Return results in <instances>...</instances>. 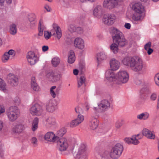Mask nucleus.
Masks as SVG:
<instances>
[{"mask_svg":"<svg viewBox=\"0 0 159 159\" xmlns=\"http://www.w3.org/2000/svg\"><path fill=\"white\" fill-rule=\"evenodd\" d=\"M110 69L114 71L119 69L120 64V61L115 58H111L109 61Z\"/></svg>","mask_w":159,"mask_h":159,"instance_id":"obj_20","label":"nucleus"},{"mask_svg":"<svg viewBox=\"0 0 159 159\" xmlns=\"http://www.w3.org/2000/svg\"><path fill=\"white\" fill-rule=\"evenodd\" d=\"M45 107L46 110L50 112H52L55 111L57 108L56 101L53 99L48 100L46 103Z\"/></svg>","mask_w":159,"mask_h":159,"instance_id":"obj_13","label":"nucleus"},{"mask_svg":"<svg viewBox=\"0 0 159 159\" xmlns=\"http://www.w3.org/2000/svg\"><path fill=\"white\" fill-rule=\"evenodd\" d=\"M30 112L32 115L40 116L43 112L42 107L38 104H35L30 108Z\"/></svg>","mask_w":159,"mask_h":159,"instance_id":"obj_11","label":"nucleus"},{"mask_svg":"<svg viewBox=\"0 0 159 159\" xmlns=\"http://www.w3.org/2000/svg\"><path fill=\"white\" fill-rule=\"evenodd\" d=\"M151 46V43L150 42H148L144 46V48L146 50L150 48Z\"/></svg>","mask_w":159,"mask_h":159,"instance_id":"obj_51","label":"nucleus"},{"mask_svg":"<svg viewBox=\"0 0 159 159\" xmlns=\"http://www.w3.org/2000/svg\"><path fill=\"white\" fill-rule=\"evenodd\" d=\"M51 62L53 66L54 67H56L60 63V60L58 57H55L52 59Z\"/></svg>","mask_w":159,"mask_h":159,"instance_id":"obj_40","label":"nucleus"},{"mask_svg":"<svg viewBox=\"0 0 159 159\" xmlns=\"http://www.w3.org/2000/svg\"><path fill=\"white\" fill-rule=\"evenodd\" d=\"M68 30L71 33L76 31V27L73 25H70L68 27Z\"/></svg>","mask_w":159,"mask_h":159,"instance_id":"obj_45","label":"nucleus"},{"mask_svg":"<svg viewBox=\"0 0 159 159\" xmlns=\"http://www.w3.org/2000/svg\"><path fill=\"white\" fill-rule=\"evenodd\" d=\"M113 71L111 69L107 70L105 71V77L108 81L116 83V73L115 74Z\"/></svg>","mask_w":159,"mask_h":159,"instance_id":"obj_14","label":"nucleus"},{"mask_svg":"<svg viewBox=\"0 0 159 159\" xmlns=\"http://www.w3.org/2000/svg\"><path fill=\"white\" fill-rule=\"evenodd\" d=\"M3 127V122L0 120V132H1Z\"/></svg>","mask_w":159,"mask_h":159,"instance_id":"obj_58","label":"nucleus"},{"mask_svg":"<svg viewBox=\"0 0 159 159\" xmlns=\"http://www.w3.org/2000/svg\"><path fill=\"white\" fill-rule=\"evenodd\" d=\"M123 150V146L120 143H117L112 148L110 152V157L114 159L118 158L121 154Z\"/></svg>","mask_w":159,"mask_h":159,"instance_id":"obj_7","label":"nucleus"},{"mask_svg":"<svg viewBox=\"0 0 159 159\" xmlns=\"http://www.w3.org/2000/svg\"><path fill=\"white\" fill-rule=\"evenodd\" d=\"M99 153L101 156L102 157H107L109 154L108 151L104 150H100Z\"/></svg>","mask_w":159,"mask_h":159,"instance_id":"obj_42","label":"nucleus"},{"mask_svg":"<svg viewBox=\"0 0 159 159\" xmlns=\"http://www.w3.org/2000/svg\"><path fill=\"white\" fill-rule=\"evenodd\" d=\"M9 32L13 35H14L17 33V28L15 24H12L10 25L9 27Z\"/></svg>","mask_w":159,"mask_h":159,"instance_id":"obj_38","label":"nucleus"},{"mask_svg":"<svg viewBox=\"0 0 159 159\" xmlns=\"http://www.w3.org/2000/svg\"><path fill=\"white\" fill-rule=\"evenodd\" d=\"M85 81V78L84 75L81 76L79 79H78V86L80 87L84 83Z\"/></svg>","mask_w":159,"mask_h":159,"instance_id":"obj_41","label":"nucleus"},{"mask_svg":"<svg viewBox=\"0 0 159 159\" xmlns=\"http://www.w3.org/2000/svg\"><path fill=\"white\" fill-rule=\"evenodd\" d=\"M118 2V0H104L103 6L105 8L111 9L117 5Z\"/></svg>","mask_w":159,"mask_h":159,"instance_id":"obj_16","label":"nucleus"},{"mask_svg":"<svg viewBox=\"0 0 159 159\" xmlns=\"http://www.w3.org/2000/svg\"><path fill=\"white\" fill-rule=\"evenodd\" d=\"M135 57H124L122 60V63L126 66H129L130 67V66L132 65V63L133 62Z\"/></svg>","mask_w":159,"mask_h":159,"instance_id":"obj_27","label":"nucleus"},{"mask_svg":"<svg viewBox=\"0 0 159 159\" xmlns=\"http://www.w3.org/2000/svg\"><path fill=\"white\" fill-rule=\"evenodd\" d=\"M16 54V51L13 50L11 49L8 52H6L3 55L2 57V61L4 62H6L9 59L10 56H14Z\"/></svg>","mask_w":159,"mask_h":159,"instance_id":"obj_24","label":"nucleus"},{"mask_svg":"<svg viewBox=\"0 0 159 159\" xmlns=\"http://www.w3.org/2000/svg\"><path fill=\"white\" fill-rule=\"evenodd\" d=\"M139 134H137L133 136L131 138H126L124 140L126 143L129 144L137 145L139 143V139H141V137H139Z\"/></svg>","mask_w":159,"mask_h":159,"instance_id":"obj_19","label":"nucleus"},{"mask_svg":"<svg viewBox=\"0 0 159 159\" xmlns=\"http://www.w3.org/2000/svg\"><path fill=\"white\" fill-rule=\"evenodd\" d=\"M93 14L94 16L98 18H101L104 13L102 6L101 5H97L93 10Z\"/></svg>","mask_w":159,"mask_h":159,"instance_id":"obj_17","label":"nucleus"},{"mask_svg":"<svg viewBox=\"0 0 159 159\" xmlns=\"http://www.w3.org/2000/svg\"><path fill=\"white\" fill-rule=\"evenodd\" d=\"M149 117V114L148 112H144L138 115L137 118L139 120H147Z\"/></svg>","mask_w":159,"mask_h":159,"instance_id":"obj_33","label":"nucleus"},{"mask_svg":"<svg viewBox=\"0 0 159 159\" xmlns=\"http://www.w3.org/2000/svg\"><path fill=\"white\" fill-rule=\"evenodd\" d=\"M68 62L69 63L72 64L75 61V57L74 51L71 50L69 51L68 55Z\"/></svg>","mask_w":159,"mask_h":159,"instance_id":"obj_32","label":"nucleus"},{"mask_svg":"<svg viewBox=\"0 0 159 159\" xmlns=\"http://www.w3.org/2000/svg\"><path fill=\"white\" fill-rule=\"evenodd\" d=\"M31 143L33 144H36L37 142V138L35 137H33L31 139Z\"/></svg>","mask_w":159,"mask_h":159,"instance_id":"obj_53","label":"nucleus"},{"mask_svg":"<svg viewBox=\"0 0 159 159\" xmlns=\"http://www.w3.org/2000/svg\"><path fill=\"white\" fill-rule=\"evenodd\" d=\"M31 84H33L36 83L35 80V77H32L31 78Z\"/></svg>","mask_w":159,"mask_h":159,"instance_id":"obj_54","label":"nucleus"},{"mask_svg":"<svg viewBox=\"0 0 159 159\" xmlns=\"http://www.w3.org/2000/svg\"><path fill=\"white\" fill-rule=\"evenodd\" d=\"M157 96L155 93H152L150 96V100L152 101H154L156 100Z\"/></svg>","mask_w":159,"mask_h":159,"instance_id":"obj_49","label":"nucleus"},{"mask_svg":"<svg viewBox=\"0 0 159 159\" xmlns=\"http://www.w3.org/2000/svg\"><path fill=\"white\" fill-rule=\"evenodd\" d=\"M74 47L77 49L84 51L85 48V45L84 40L81 38L76 37L74 40Z\"/></svg>","mask_w":159,"mask_h":159,"instance_id":"obj_10","label":"nucleus"},{"mask_svg":"<svg viewBox=\"0 0 159 159\" xmlns=\"http://www.w3.org/2000/svg\"><path fill=\"white\" fill-rule=\"evenodd\" d=\"M8 81L12 86L16 85L18 82V77L13 74L10 73L7 76Z\"/></svg>","mask_w":159,"mask_h":159,"instance_id":"obj_22","label":"nucleus"},{"mask_svg":"<svg viewBox=\"0 0 159 159\" xmlns=\"http://www.w3.org/2000/svg\"><path fill=\"white\" fill-rule=\"evenodd\" d=\"M57 145L59 150L61 152L66 151L69 145L67 139L64 138H61L56 141Z\"/></svg>","mask_w":159,"mask_h":159,"instance_id":"obj_8","label":"nucleus"},{"mask_svg":"<svg viewBox=\"0 0 159 159\" xmlns=\"http://www.w3.org/2000/svg\"><path fill=\"white\" fill-rule=\"evenodd\" d=\"M111 105L110 101L107 99H103L98 103V107H94L93 110L97 112L103 113L110 109Z\"/></svg>","mask_w":159,"mask_h":159,"instance_id":"obj_5","label":"nucleus"},{"mask_svg":"<svg viewBox=\"0 0 159 159\" xmlns=\"http://www.w3.org/2000/svg\"><path fill=\"white\" fill-rule=\"evenodd\" d=\"M44 138L47 141L53 142H56L57 140V137L56 136L55 134L53 132H49L44 135Z\"/></svg>","mask_w":159,"mask_h":159,"instance_id":"obj_23","label":"nucleus"},{"mask_svg":"<svg viewBox=\"0 0 159 159\" xmlns=\"http://www.w3.org/2000/svg\"><path fill=\"white\" fill-rule=\"evenodd\" d=\"M6 84L4 81L0 78V89L1 90H6Z\"/></svg>","mask_w":159,"mask_h":159,"instance_id":"obj_43","label":"nucleus"},{"mask_svg":"<svg viewBox=\"0 0 159 159\" xmlns=\"http://www.w3.org/2000/svg\"><path fill=\"white\" fill-rule=\"evenodd\" d=\"M129 78V74L127 71L120 70L116 73V83L120 84H125L128 81Z\"/></svg>","mask_w":159,"mask_h":159,"instance_id":"obj_6","label":"nucleus"},{"mask_svg":"<svg viewBox=\"0 0 159 159\" xmlns=\"http://www.w3.org/2000/svg\"><path fill=\"white\" fill-rule=\"evenodd\" d=\"M7 4H10L11 3L12 0H5Z\"/></svg>","mask_w":159,"mask_h":159,"instance_id":"obj_63","label":"nucleus"},{"mask_svg":"<svg viewBox=\"0 0 159 159\" xmlns=\"http://www.w3.org/2000/svg\"><path fill=\"white\" fill-rule=\"evenodd\" d=\"M47 76L49 78L50 80L53 82L59 80L61 77V75L60 74L52 73L48 74Z\"/></svg>","mask_w":159,"mask_h":159,"instance_id":"obj_29","label":"nucleus"},{"mask_svg":"<svg viewBox=\"0 0 159 159\" xmlns=\"http://www.w3.org/2000/svg\"><path fill=\"white\" fill-rule=\"evenodd\" d=\"M31 85V88L34 90L35 91H39L40 89L39 87L37 85V83Z\"/></svg>","mask_w":159,"mask_h":159,"instance_id":"obj_46","label":"nucleus"},{"mask_svg":"<svg viewBox=\"0 0 159 159\" xmlns=\"http://www.w3.org/2000/svg\"><path fill=\"white\" fill-rule=\"evenodd\" d=\"M157 108H159V95L158 98V100H157Z\"/></svg>","mask_w":159,"mask_h":159,"instance_id":"obj_64","label":"nucleus"},{"mask_svg":"<svg viewBox=\"0 0 159 159\" xmlns=\"http://www.w3.org/2000/svg\"><path fill=\"white\" fill-rule=\"evenodd\" d=\"M59 69L61 70H64L65 69V64L63 62H61L59 66Z\"/></svg>","mask_w":159,"mask_h":159,"instance_id":"obj_50","label":"nucleus"},{"mask_svg":"<svg viewBox=\"0 0 159 159\" xmlns=\"http://www.w3.org/2000/svg\"><path fill=\"white\" fill-rule=\"evenodd\" d=\"M66 129L64 128H62L57 131L55 134L56 136L57 137V140L59 139L66 133Z\"/></svg>","mask_w":159,"mask_h":159,"instance_id":"obj_36","label":"nucleus"},{"mask_svg":"<svg viewBox=\"0 0 159 159\" xmlns=\"http://www.w3.org/2000/svg\"><path fill=\"white\" fill-rule=\"evenodd\" d=\"M42 48L43 52H46L48 50V47L47 46H44L42 47Z\"/></svg>","mask_w":159,"mask_h":159,"instance_id":"obj_56","label":"nucleus"},{"mask_svg":"<svg viewBox=\"0 0 159 159\" xmlns=\"http://www.w3.org/2000/svg\"><path fill=\"white\" fill-rule=\"evenodd\" d=\"M5 112V109L4 106L0 105V115Z\"/></svg>","mask_w":159,"mask_h":159,"instance_id":"obj_52","label":"nucleus"},{"mask_svg":"<svg viewBox=\"0 0 159 159\" xmlns=\"http://www.w3.org/2000/svg\"><path fill=\"white\" fill-rule=\"evenodd\" d=\"M24 129V125L21 124H18L13 128L12 131L15 133H20Z\"/></svg>","mask_w":159,"mask_h":159,"instance_id":"obj_34","label":"nucleus"},{"mask_svg":"<svg viewBox=\"0 0 159 159\" xmlns=\"http://www.w3.org/2000/svg\"><path fill=\"white\" fill-rule=\"evenodd\" d=\"M36 18V15L34 13L30 14L28 15V20L30 22V25H32V26H34L36 23L35 20Z\"/></svg>","mask_w":159,"mask_h":159,"instance_id":"obj_35","label":"nucleus"},{"mask_svg":"<svg viewBox=\"0 0 159 159\" xmlns=\"http://www.w3.org/2000/svg\"><path fill=\"white\" fill-rule=\"evenodd\" d=\"M132 63L130 68L132 71L135 72L141 71L145 67L143 60L138 57H135Z\"/></svg>","mask_w":159,"mask_h":159,"instance_id":"obj_4","label":"nucleus"},{"mask_svg":"<svg viewBox=\"0 0 159 159\" xmlns=\"http://www.w3.org/2000/svg\"><path fill=\"white\" fill-rule=\"evenodd\" d=\"M46 125L48 127H51L56 125V122L55 118L52 117H49L46 119Z\"/></svg>","mask_w":159,"mask_h":159,"instance_id":"obj_31","label":"nucleus"},{"mask_svg":"<svg viewBox=\"0 0 159 159\" xmlns=\"http://www.w3.org/2000/svg\"><path fill=\"white\" fill-rule=\"evenodd\" d=\"M45 27L43 25V22L41 20H40L39 24L38 30L39 31V35L42 36L43 34V32Z\"/></svg>","mask_w":159,"mask_h":159,"instance_id":"obj_37","label":"nucleus"},{"mask_svg":"<svg viewBox=\"0 0 159 159\" xmlns=\"http://www.w3.org/2000/svg\"><path fill=\"white\" fill-rule=\"evenodd\" d=\"M154 80L156 84L159 86V73L156 75L154 77Z\"/></svg>","mask_w":159,"mask_h":159,"instance_id":"obj_48","label":"nucleus"},{"mask_svg":"<svg viewBox=\"0 0 159 159\" xmlns=\"http://www.w3.org/2000/svg\"><path fill=\"white\" fill-rule=\"evenodd\" d=\"M142 134L143 135L148 139H154L155 137V135L153 132L146 128L143 129L142 131Z\"/></svg>","mask_w":159,"mask_h":159,"instance_id":"obj_25","label":"nucleus"},{"mask_svg":"<svg viewBox=\"0 0 159 159\" xmlns=\"http://www.w3.org/2000/svg\"><path fill=\"white\" fill-rule=\"evenodd\" d=\"M96 0H80V1L82 2H86L88 1L90 2H94Z\"/></svg>","mask_w":159,"mask_h":159,"instance_id":"obj_60","label":"nucleus"},{"mask_svg":"<svg viewBox=\"0 0 159 159\" xmlns=\"http://www.w3.org/2000/svg\"><path fill=\"white\" fill-rule=\"evenodd\" d=\"M125 27L127 29H129L131 27V25L129 23H125Z\"/></svg>","mask_w":159,"mask_h":159,"instance_id":"obj_55","label":"nucleus"},{"mask_svg":"<svg viewBox=\"0 0 159 159\" xmlns=\"http://www.w3.org/2000/svg\"><path fill=\"white\" fill-rule=\"evenodd\" d=\"M96 57L98 62L99 64L102 61L106 60L108 57V56L106 53L102 52L97 54Z\"/></svg>","mask_w":159,"mask_h":159,"instance_id":"obj_26","label":"nucleus"},{"mask_svg":"<svg viewBox=\"0 0 159 159\" xmlns=\"http://www.w3.org/2000/svg\"><path fill=\"white\" fill-rule=\"evenodd\" d=\"M75 112L79 115H81L83 113V110L82 108L79 107H77L75 108Z\"/></svg>","mask_w":159,"mask_h":159,"instance_id":"obj_47","label":"nucleus"},{"mask_svg":"<svg viewBox=\"0 0 159 159\" xmlns=\"http://www.w3.org/2000/svg\"><path fill=\"white\" fill-rule=\"evenodd\" d=\"M53 29L51 30L52 35L59 39L62 36V33L61 28L56 24L53 25Z\"/></svg>","mask_w":159,"mask_h":159,"instance_id":"obj_18","label":"nucleus"},{"mask_svg":"<svg viewBox=\"0 0 159 159\" xmlns=\"http://www.w3.org/2000/svg\"><path fill=\"white\" fill-rule=\"evenodd\" d=\"M112 37L113 43L110 46L111 51L114 54L118 52L119 48L126 46L128 44V41L125 39L122 32L115 28L112 30Z\"/></svg>","mask_w":159,"mask_h":159,"instance_id":"obj_1","label":"nucleus"},{"mask_svg":"<svg viewBox=\"0 0 159 159\" xmlns=\"http://www.w3.org/2000/svg\"><path fill=\"white\" fill-rule=\"evenodd\" d=\"M132 9L135 13L132 16V20L134 21H141L144 16L143 14L144 11L143 6L140 2L136 3L133 5Z\"/></svg>","mask_w":159,"mask_h":159,"instance_id":"obj_2","label":"nucleus"},{"mask_svg":"<svg viewBox=\"0 0 159 159\" xmlns=\"http://www.w3.org/2000/svg\"><path fill=\"white\" fill-rule=\"evenodd\" d=\"M135 83L137 85H139L141 83V81L139 79H135L134 81Z\"/></svg>","mask_w":159,"mask_h":159,"instance_id":"obj_59","label":"nucleus"},{"mask_svg":"<svg viewBox=\"0 0 159 159\" xmlns=\"http://www.w3.org/2000/svg\"><path fill=\"white\" fill-rule=\"evenodd\" d=\"M6 114L9 120L11 122H13L19 117L20 112L17 107L12 106L7 110Z\"/></svg>","mask_w":159,"mask_h":159,"instance_id":"obj_3","label":"nucleus"},{"mask_svg":"<svg viewBox=\"0 0 159 159\" xmlns=\"http://www.w3.org/2000/svg\"><path fill=\"white\" fill-rule=\"evenodd\" d=\"M44 8L48 11H50L51 9L50 7L48 5H45Z\"/></svg>","mask_w":159,"mask_h":159,"instance_id":"obj_57","label":"nucleus"},{"mask_svg":"<svg viewBox=\"0 0 159 159\" xmlns=\"http://www.w3.org/2000/svg\"><path fill=\"white\" fill-rule=\"evenodd\" d=\"M60 89L56 86H52L50 89V93L51 96L53 98H55L59 94Z\"/></svg>","mask_w":159,"mask_h":159,"instance_id":"obj_28","label":"nucleus"},{"mask_svg":"<svg viewBox=\"0 0 159 159\" xmlns=\"http://www.w3.org/2000/svg\"><path fill=\"white\" fill-rule=\"evenodd\" d=\"M98 122L96 118L92 117L89 121V124L90 128L93 130L96 129L98 127Z\"/></svg>","mask_w":159,"mask_h":159,"instance_id":"obj_30","label":"nucleus"},{"mask_svg":"<svg viewBox=\"0 0 159 159\" xmlns=\"http://www.w3.org/2000/svg\"><path fill=\"white\" fill-rule=\"evenodd\" d=\"M26 58L28 61L31 65H34L39 60L37 56L34 52L32 51H30L27 53Z\"/></svg>","mask_w":159,"mask_h":159,"instance_id":"obj_15","label":"nucleus"},{"mask_svg":"<svg viewBox=\"0 0 159 159\" xmlns=\"http://www.w3.org/2000/svg\"><path fill=\"white\" fill-rule=\"evenodd\" d=\"M78 73V70L77 69H75L73 70V74L75 75H77Z\"/></svg>","mask_w":159,"mask_h":159,"instance_id":"obj_62","label":"nucleus"},{"mask_svg":"<svg viewBox=\"0 0 159 159\" xmlns=\"http://www.w3.org/2000/svg\"><path fill=\"white\" fill-rule=\"evenodd\" d=\"M116 19V16L114 14L105 15L104 16L103 21L106 25H111L115 22Z\"/></svg>","mask_w":159,"mask_h":159,"instance_id":"obj_12","label":"nucleus"},{"mask_svg":"<svg viewBox=\"0 0 159 159\" xmlns=\"http://www.w3.org/2000/svg\"><path fill=\"white\" fill-rule=\"evenodd\" d=\"M52 35L51 32H49L48 31H45L44 32V38L46 40L49 39Z\"/></svg>","mask_w":159,"mask_h":159,"instance_id":"obj_44","label":"nucleus"},{"mask_svg":"<svg viewBox=\"0 0 159 159\" xmlns=\"http://www.w3.org/2000/svg\"><path fill=\"white\" fill-rule=\"evenodd\" d=\"M84 120V117L82 115H79L77 117L72 120L69 123L70 126L75 127L81 123Z\"/></svg>","mask_w":159,"mask_h":159,"instance_id":"obj_21","label":"nucleus"},{"mask_svg":"<svg viewBox=\"0 0 159 159\" xmlns=\"http://www.w3.org/2000/svg\"><path fill=\"white\" fill-rule=\"evenodd\" d=\"M147 51V53L149 55H150L153 52V50L151 48L148 49Z\"/></svg>","mask_w":159,"mask_h":159,"instance_id":"obj_61","label":"nucleus"},{"mask_svg":"<svg viewBox=\"0 0 159 159\" xmlns=\"http://www.w3.org/2000/svg\"><path fill=\"white\" fill-rule=\"evenodd\" d=\"M39 119L35 118L33 120L32 126V129L33 131H35L38 128Z\"/></svg>","mask_w":159,"mask_h":159,"instance_id":"obj_39","label":"nucleus"},{"mask_svg":"<svg viewBox=\"0 0 159 159\" xmlns=\"http://www.w3.org/2000/svg\"><path fill=\"white\" fill-rule=\"evenodd\" d=\"M87 155L86 146L84 144L80 145L76 153L74 155L76 159H82Z\"/></svg>","mask_w":159,"mask_h":159,"instance_id":"obj_9","label":"nucleus"}]
</instances>
